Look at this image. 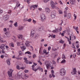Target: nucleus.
<instances>
[{
  "label": "nucleus",
  "instance_id": "nucleus-64",
  "mask_svg": "<svg viewBox=\"0 0 80 80\" xmlns=\"http://www.w3.org/2000/svg\"><path fill=\"white\" fill-rule=\"evenodd\" d=\"M64 13L65 15H67V11H64Z\"/></svg>",
  "mask_w": 80,
  "mask_h": 80
},
{
  "label": "nucleus",
  "instance_id": "nucleus-14",
  "mask_svg": "<svg viewBox=\"0 0 80 80\" xmlns=\"http://www.w3.org/2000/svg\"><path fill=\"white\" fill-rule=\"evenodd\" d=\"M18 38L19 39L21 38V40H22V39L23 38V35L22 34H19L18 36Z\"/></svg>",
  "mask_w": 80,
  "mask_h": 80
},
{
  "label": "nucleus",
  "instance_id": "nucleus-4",
  "mask_svg": "<svg viewBox=\"0 0 80 80\" xmlns=\"http://www.w3.org/2000/svg\"><path fill=\"white\" fill-rule=\"evenodd\" d=\"M10 72L9 71L8 72V74L9 77H12V72H13V70L12 69H10Z\"/></svg>",
  "mask_w": 80,
  "mask_h": 80
},
{
  "label": "nucleus",
  "instance_id": "nucleus-41",
  "mask_svg": "<svg viewBox=\"0 0 80 80\" xmlns=\"http://www.w3.org/2000/svg\"><path fill=\"white\" fill-rule=\"evenodd\" d=\"M43 52L44 53H47V50H43Z\"/></svg>",
  "mask_w": 80,
  "mask_h": 80
},
{
  "label": "nucleus",
  "instance_id": "nucleus-7",
  "mask_svg": "<svg viewBox=\"0 0 80 80\" xmlns=\"http://www.w3.org/2000/svg\"><path fill=\"white\" fill-rule=\"evenodd\" d=\"M28 75H25L24 74H23V75L22 76V79H23V80L25 79L26 78H28Z\"/></svg>",
  "mask_w": 80,
  "mask_h": 80
},
{
  "label": "nucleus",
  "instance_id": "nucleus-10",
  "mask_svg": "<svg viewBox=\"0 0 80 80\" xmlns=\"http://www.w3.org/2000/svg\"><path fill=\"white\" fill-rule=\"evenodd\" d=\"M45 11L47 13H50V9L49 8H45Z\"/></svg>",
  "mask_w": 80,
  "mask_h": 80
},
{
  "label": "nucleus",
  "instance_id": "nucleus-13",
  "mask_svg": "<svg viewBox=\"0 0 80 80\" xmlns=\"http://www.w3.org/2000/svg\"><path fill=\"white\" fill-rule=\"evenodd\" d=\"M34 67H35V65H33L32 66V69L33 71L35 72H37V69H34Z\"/></svg>",
  "mask_w": 80,
  "mask_h": 80
},
{
  "label": "nucleus",
  "instance_id": "nucleus-23",
  "mask_svg": "<svg viewBox=\"0 0 80 80\" xmlns=\"http://www.w3.org/2000/svg\"><path fill=\"white\" fill-rule=\"evenodd\" d=\"M55 14H52L51 15V17H52V18H55Z\"/></svg>",
  "mask_w": 80,
  "mask_h": 80
},
{
  "label": "nucleus",
  "instance_id": "nucleus-33",
  "mask_svg": "<svg viewBox=\"0 0 80 80\" xmlns=\"http://www.w3.org/2000/svg\"><path fill=\"white\" fill-rule=\"evenodd\" d=\"M20 53H19V55H21V56H22L23 53H22V52L21 51H20Z\"/></svg>",
  "mask_w": 80,
  "mask_h": 80
},
{
  "label": "nucleus",
  "instance_id": "nucleus-6",
  "mask_svg": "<svg viewBox=\"0 0 80 80\" xmlns=\"http://www.w3.org/2000/svg\"><path fill=\"white\" fill-rule=\"evenodd\" d=\"M35 33V31L32 30L31 32V37H33V36H34V34Z\"/></svg>",
  "mask_w": 80,
  "mask_h": 80
},
{
  "label": "nucleus",
  "instance_id": "nucleus-1",
  "mask_svg": "<svg viewBox=\"0 0 80 80\" xmlns=\"http://www.w3.org/2000/svg\"><path fill=\"white\" fill-rule=\"evenodd\" d=\"M59 73L61 76H64L66 74V71L64 68H62L60 70Z\"/></svg>",
  "mask_w": 80,
  "mask_h": 80
},
{
  "label": "nucleus",
  "instance_id": "nucleus-12",
  "mask_svg": "<svg viewBox=\"0 0 80 80\" xmlns=\"http://www.w3.org/2000/svg\"><path fill=\"white\" fill-rule=\"evenodd\" d=\"M62 80H70V79L67 77H64L62 78Z\"/></svg>",
  "mask_w": 80,
  "mask_h": 80
},
{
  "label": "nucleus",
  "instance_id": "nucleus-36",
  "mask_svg": "<svg viewBox=\"0 0 80 80\" xmlns=\"http://www.w3.org/2000/svg\"><path fill=\"white\" fill-rule=\"evenodd\" d=\"M17 45H21V42H17Z\"/></svg>",
  "mask_w": 80,
  "mask_h": 80
},
{
  "label": "nucleus",
  "instance_id": "nucleus-24",
  "mask_svg": "<svg viewBox=\"0 0 80 80\" xmlns=\"http://www.w3.org/2000/svg\"><path fill=\"white\" fill-rule=\"evenodd\" d=\"M25 54H27L28 53V54L29 55H32V53L31 52H29V51H27L25 53Z\"/></svg>",
  "mask_w": 80,
  "mask_h": 80
},
{
  "label": "nucleus",
  "instance_id": "nucleus-22",
  "mask_svg": "<svg viewBox=\"0 0 80 80\" xmlns=\"http://www.w3.org/2000/svg\"><path fill=\"white\" fill-rule=\"evenodd\" d=\"M6 62H7V63L8 65H10V60L9 59H8Z\"/></svg>",
  "mask_w": 80,
  "mask_h": 80
},
{
  "label": "nucleus",
  "instance_id": "nucleus-47",
  "mask_svg": "<svg viewBox=\"0 0 80 80\" xmlns=\"http://www.w3.org/2000/svg\"><path fill=\"white\" fill-rule=\"evenodd\" d=\"M50 49H51V47L49 46L48 47V51H49Z\"/></svg>",
  "mask_w": 80,
  "mask_h": 80
},
{
  "label": "nucleus",
  "instance_id": "nucleus-44",
  "mask_svg": "<svg viewBox=\"0 0 80 80\" xmlns=\"http://www.w3.org/2000/svg\"><path fill=\"white\" fill-rule=\"evenodd\" d=\"M67 32L68 33H69L70 32V29L69 28H68V29L67 30Z\"/></svg>",
  "mask_w": 80,
  "mask_h": 80
},
{
  "label": "nucleus",
  "instance_id": "nucleus-61",
  "mask_svg": "<svg viewBox=\"0 0 80 80\" xmlns=\"http://www.w3.org/2000/svg\"><path fill=\"white\" fill-rule=\"evenodd\" d=\"M4 32H6L7 31V28H4Z\"/></svg>",
  "mask_w": 80,
  "mask_h": 80
},
{
  "label": "nucleus",
  "instance_id": "nucleus-42",
  "mask_svg": "<svg viewBox=\"0 0 80 80\" xmlns=\"http://www.w3.org/2000/svg\"><path fill=\"white\" fill-rule=\"evenodd\" d=\"M60 57H58L57 59V61L58 62H59V60H60Z\"/></svg>",
  "mask_w": 80,
  "mask_h": 80
},
{
  "label": "nucleus",
  "instance_id": "nucleus-45",
  "mask_svg": "<svg viewBox=\"0 0 80 80\" xmlns=\"http://www.w3.org/2000/svg\"><path fill=\"white\" fill-rule=\"evenodd\" d=\"M51 5H53V1H51Z\"/></svg>",
  "mask_w": 80,
  "mask_h": 80
},
{
  "label": "nucleus",
  "instance_id": "nucleus-53",
  "mask_svg": "<svg viewBox=\"0 0 80 80\" xmlns=\"http://www.w3.org/2000/svg\"><path fill=\"white\" fill-rule=\"evenodd\" d=\"M3 13V10L0 9V13Z\"/></svg>",
  "mask_w": 80,
  "mask_h": 80
},
{
  "label": "nucleus",
  "instance_id": "nucleus-49",
  "mask_svg": "<svg viewBox=\"0 0 80 80\" xmlns=\"http://www.w3.org/2000/svg\"><path fill=\"white\" fill-rule=\"evenodd\" d=\"M78 29V27H77L76 28H75V30H76V31H77Z\"/></svg>",
  "mask_w": 80,
  "mask_h": 80
},
{
  "label": "nucleus",
  "instance_id": "nucleus-3",
  "mask_svg": "<svg viewBox=\"0 0 80 80\" xmlns=\"http://www.w3.org/2000/svg\"><path fill=\"white\" fill-rule=\"evenodd\" d=\"M71 73L72 75H74L77 74V70L76 68H75L73 70L72 72H71Z\"/></svg>",
  "mask_w": 80,
  "mask_h": 80
},
{
  "label": "nucleus",
  "instance_id": "nucleus-43",
  "mask_svg": "<svg viewBox=\"0 0 80 80\" xmlns=\"http://www.w3.org/2000/svg\"><path fill=\"white\" fill-rule=\"evenodd\" d=\"M35 38H38V34H36L35 36Z\"/></svg>",
  "mask_w": 80,
  "mask_h": 80
},
{
  "label": "nucleus",
  "instance_id": "nucleus-9",
  "mask_svg": "<svg viewBox=\"0 0 80 80\" xmlns=\"http://www.w3.org/2000/svg\"><path fill=\"white\" fill-rule=\"evenodd\" d=\"M7 16H8V15H6L3 17V19L4 20H8V18L7 17Z\"/></svg>",
  "mask_w": 80,
  "mask_h": 80
},
{
  "label": "nucleus",
  "instance_id": "nucleus-59",
  "mask_svg": "<svg viewBox=\"0 0 80 80\" xmlns=\"http://www.w3.org/2000/svg\"><path fill=\"white\" fill-rule=\"evenodd\" d=\"M11 46L12 47H14V45L13 44H11Z\"/></svg>",
  "mask_w": 80,
  "mask_h": 80
},
{
  "label": "nucleus",
  "instance_id": "nucleus-62",
  "mask_svg": "<svg viewBox=\"0 0 80 80\" xmlns=\"http://www.w3.org/2000/svg\"><path fill=\"white\" fill-rule=\"evenodd\" d=\"M45 41V40L44 39H42L41 40V42H44Z\"/></svg>",
  "mask_w": 80,
  "mask_h": 80
},
{
  "label": "nucleus",
  "instance_id": "nucleus-28",
  "mask_svg": "<svg viewBox=\"0 0 80 80\" xmlns=\"http://www.w3.org/2000/svg\"><path fill=\"white\" fill-rule=\"evenodd\" d=\"M46 65L47 68V69H48V68H49V67H51V66H50V65L47 64Z\"/></svg>",
  "mask_w": 80,
  "mask_h": 80
},
{
  "label": "nucleus",
  "instance_id": "nucleus-46",
  "mask_svg": "<svg viewBox=\"0 0 80 80\" xmlns=\"http://www.w3.org/2000/svg\"><path fill=\"white\" fill-rule=\"evenodd\" d=\"M72 56H73V58H75V57H76V54H74L73 55H72Z\"/></svg>",
  "mask_w": 80,
  "mask_h": 80
},
{
  "label": "nucleus",
  "instance_id": "nucleus-21",
  "mask_svg": "<svg viewBox=\"0 0 80 80\" xmlns=\"http://www.w3.org/2000/svg\"><path fill=\"white\" fill-rule=\"evenodd\" d=\"M77 54L78 55H80V48H79L78 49Z\"/></svg>",
  "mask_w": 80,
  "mask_h": 80
},
{
  "label": "nucleus",
  "instance_id": "nucleus-55",
  "mask_svg": "<svg viewBox=\"0 0 80 80\" xmlns=\"http://www.w3.org/2000/svg\"><path fill=\"white\" fill-rule=\"evenodd\" d=\"M77 48H79V46L78 45V44L76 46Z\"/></svg>",
  "mask_w": 80,
  "mask_h": 80
},
{
  "label": "nucleus",
  "instance_id": "nucleus-54",
  "mask_svg": "<svg viewBox=\"0 0 80 80\" xmlns=\"http://www.w3.org/2000/svg\"><path fill=\"white\" fill-rule=\"evenodd\" d=\"M53 13H54L53 14H56V11H53Z\"/></svg>",
  "mask_w": 80,
  "mask_h": 80
},
{
  "label": "nucleus",
  "instance_id": "nucleus-50",
  "mask_svg": "<svg viewBox=\"0 0 80 80\" xmlns=\"http://www.w3.org/2000/svg\"><path fill=\"white\" fill-rule=\"evenodd\" d=\"M4 58V56L3 55H2L1 56V58Z\"/></svg>",
  "mask_w": 80,
  "mask_h": 80
},
{
  "label": "nucleus",
  "instance_id": "nucleus-60",
  "mask_svg": "<svg viewBox=\"0 0 80 80\" xmlns=\"http://www.w3.org/2000/svg\"><path fill=\"white\" fill-rule=\"evenodd\" d=\"M52 74H50L49 75V77H50V78H52Z\"/></svg>",
  "mask_w": 80,
  "mask_h": 80
},
{
  "label": "nucleus",
  "instance_id": "nucleus-11",
  "mask_svg": "<svg viewBox=\"0 0 80 80\" xmlns=\"http://www.w3.org/2000/svg\"><path fill=\"white\" fill-rule=\"evenodd\" d=\"M29 43H30V42L29 41H26V43H25L26 46L27 47H28L30 46V44H29Z\"/></svg>",
  "mask_w": 80,
  "mask_h": 80
},
{
  "label": "nucleus",
  "instance_id": "nucleus-19",
  "mask_svg": "<svg viewBox=\"0 0 80 80\" xmlns=\"http://www.w3.org/2000/svg\"><path fill=\"white\" fill-rule=\"evenodd\" d=\"M32 8H37V7H38V5H32Z\"/></svg>",
  "mask_w": 80,
  "mask_h": 80
},
{
  "label": "nucleus",
  "instance_id": "nucleus-58",
  "mask_svg": "<svg viewBox=\"0 0 80 80\" xmlns=\"http://www.w3.org/2000/svg\"><path fill=\"white\" fill-rule=\"evenodd\" d=\"M72 48H75V46H72Z\"/></svg>",
  "mask_w": 80,
  "mask_h": 80
},
{
  "label": "nucleus",
  "instance_id": "nucleus-40",
  "mask_svg": "<svg viewBox=\"0 0 80 80\" xmlns=\"http://www.w3.org/2000/svg\"><path fill=\"white\" fill-rule=\"evenodd\" d=\"M29 71L28 70H24V72L25 73H28V72Z\"/></svg>",
  "mask_w": 80,
  "mask_h": 80
},
{
  "label": "nucleus",
  "instance_id": "nucleus-27",
  "mask_svg": "<svg viewBox=\"0 0 80 80\" xmlns=\"http://www.w3.org/2000/svg\"><path fill=\"white\" fill-rule=\"evenodd\" d=\"M36 69H37V70L38 69L40 70H43V69L41 68V67H40V66H38V68Z\"/></svg>",
  "mask_w": 80,
  "mask_h": 80
},
{
  "label": "nucleus",
  "instance_id": "nucleus-56",
  "mask_svg": "<svg viewBox=\"0 0 80 80\" xmlns=\"http://www.w3.org/2000/svg\"><path fill=\"white\" fill-rule=\"evenodd\" d=\"M64 34H65V33H64V32H63L61 34L62 37H63V36H64Z\"/></svg>",
  "mask_w": 80,
  "mask_h": 80
},
{
  "label": "nucleus",
  "instance_id": "nucleus-63",
  "mask_svg": "<svg viewBox=\"0 0 80 80\" xmlns=\"http://www.w3.org/2000/svg\"><path fill=\"white\" fill-rule=\"evenodd\" d=\"M21 68V69H22V70H24V69H25V68L23 67H22Z\"/></svg>",
  "mask_w": 80,
  "mask_h": 80
},
{
  "label": "nucleus",
  "instance_id": "nucleus-39",
  "mask_svg": "<svg viewBox=\"0 0 80 80\" xmlns=\"http://www.w3.org/2000/svg\"><path fill=\"white\" fill-rule=\"evenodd\" d=\"M49 1V0H44V3H47L48 2V1Z\"/></svg>",
  "mask_w": 80,
  "mask_h": 80
},
{
  "label": "nucleus",
  "instance_id": "nucleus-18",
  "mask_svg": "<svg viewBox=\"0 0 80 80\" xmlns=\"http://www.w3.org/2000/svg\"><path fill=\"white\" fill-rule=\"evenodd\" d=\"M51 73L52 74V76L53 77H55V75H54V71L53 70H51Z\"/></svg>",
  "mask_w": 80,
  "mask_h": 80
},
{
  "label": "nucleus",
  "instance_id": "nucleus-17",
  "mask_svg": "<svg viewBox=\"0 0 80 80\" xmlns=\"http://www.w3.org/2000/svg\"><path fill=\"white\" fill-rule=\"evenodd\" d=\"M5 47V45L4 44H2L0 48L1 49H4V47Z\"/></svg>",
  "mask_w": 80,
  "mask_h": 80
},
{
  "label": "nucleus",
  "instance_id": "nucleus-37",
  "mask_svg": "<svg viewBox=\"0 0 80 80\" xmlns=\"http://www.w3.org/2000/svg\"><path fill=\"white\" fill-rule=\"evenodd\" d=\"M27 21L29 22H30L32 21V19H31V18H29V19L27 20Z\"/></svg>",
  "mask_w": 80,
  "mask_h": 80
},
{
  "label": "nucleus",
  "instance_id": "nucleus-25",
  "mask_svg": "<svg viewBox=\"0 0 80 80\" xmlns=\"http://www.w3.org/2000/svg\"><path fill=\"white\" fill-rule=\"evenodd\" d=\"M68 17H67L68 18H71V14L70 13H68Z\"/></svg>",
  "mask_w": 80,
  "mask_h": 80
},
{
  "label": "nucleus",
  "instance_id": "nucleus-57",
  "mask_svg": "<svg viewBox=\"0 0 80 80\" xmlns=\"http://www.w3.org/2000/svg\"><path fill=\"white\" fill-rule=\"evenodd\" d=\"M47 78H44L42 79V80H47Z\"/></svg>",
  "mask_w": 80,
  "mask_h": 80
},
{
  "label": "nucleus",
  "instance_id": "nucleus-51",
  "mask_svg": "<svg viewBox=\"0 0 80 80\" xmlns=\"http://www.w3.org/2000/svg\"><path fill=\"white\" fill-rule=\"evenodd\" d=\"M33 23H36V21H35L33 19Z\"/></svg>",
  "mask_w": 80,
  "mask_h": 80
},
{
  "label": "nucleus",
  "instance_id": "nucleus-16",
  "mask_svg": "<svg viewBox=\"0 0 80 80\" xmlns=\"http://www.w3.org/2000/svg\"><path fill=\"white\" fill-rule=\"evenodd\" d=\"M58 32V28H56L55 30L52 31V32L53 33H55V32H56V33H57Z\"/></svg>",
  "mask_w": 80,
  "mask_h": 80
},
{
  "label": "nucleus",
  "instance_id": "nucleus-30",
  "mask_svg": "<svg viewBox=\"0 0 80 80\" xmlns=\"http://www.w3.org/2000/svg\"><path fill=\"white\" fill-rule=\"evenodd\" d=\"M62 58H65V55L63 54H62Z\"/></svg>",
  "mask_w": 80,
  "mask_h": 80
},
{
  "label": "nucleus",
  "instance_id": "nucleus-34",
  "mask_svg": "<svg viewBox=\"0 0 80 80\" xmlns=\"http://www.w3.org/2000/svg\"><path fill=\"white\" fill-rule=\"evenodd\" d=\"M14 25L15 27H18V24H17V22H16V23H15L14 24Z\"/></svg>",
  "mask_w": 80,
  "mask_h": 80
},
{
  "label": "nucleus",
  "instance_id": "nucleus-8",
  "mask_svg": "<svg viewBox=\"0 0 80 80\" xmlns=\"http://www.w3.org/2000/svg\"><path fill=\"white\" fill-rule=\"evenodd\" d=\"M69 2L71 5H74L76 2L75 0H69Z\"/></svg>",
  "mask_w": 80,
  "mask_h": 80
},
{
  "label": "nucleus",
  "instance_id": "nucleus-2",
  "mask_svg": "<svg viewBox=\"0 0 80 80\" xmlns=\"http://www.w3.org/2000/svg\"><path fill=\"white\" fill-rule=\"evenodd\" d=\"M41 20L42 22H44L45 20V15L44 14H41Z\"/></svg>",
  "mask_w": 80,
  "mask_h": 80
},
{
  "label": "nucleus",
  "instance_id": "nucleus-26",
  "mask_svg": "<svg viewBox=\"0 0 80 80\" xmlns=\"http://www.w3.org/2000/svg\"><path fill=\"white\" fill-rule=\"evenodd\" d=\"M51 7L52 8H55V5L54 4H52L51 5Z\"/></svg>",
  "mask_w": 80,
  "mask_h": 80
},
{
  "label": "nucleus",
  "instance_id": "nucleus-20",
  "mask_svg": "<svg viewBox=\"0 0 80 80\" xmlns=\"http://www.w3.org/2000/svg\"><path fill=\"white\" fill-rule=\"evenodd\" d=\"M23 26H21L19 28L18 30H22L23 29Z\"/></svg>",
  "mask_w": 80,
  "mask_h": 80
},
{
  "label": "nucleus",
  "instance_id": "nucleus-48",
  "mask_svg": "<svg viewBox=\"0 0 80 80\" xmlns=\"http://www.w3.org/2000/svg\"><path fill=\"white\" fill-rule=\"evenodd\" d=\"M32 57H33V58H35V57H36V55H35V54H34V55H33Z\"/></svg>",
  "mask_w": 80,
  "mask_h": 80
},
{
  "label": "nucleus",
  "instance_id": "nucleus-35",
  "mask_svg": "<svg viewBox=\"0 0 80 80\" xmlns=\"http://www.w3.org/2000/svg\"><path fill=\"white\" fill-rule=\"evenodd\" d=\"M24 62H25L26 63L28 64V60H26L24 61Z\"/></svg>",
  "mask_w": 80,
  "mask_h": 80
},
{
  "label": "nucleus",
  "instance_id": "nucleus-52",
  "mask_svg": "<svg viewBox=\"0 0 80 80\" xmlns=\"http://www.w3.org/2000/svg\"><path fill=\"white\" fill-rule=\"evenodd\" d=\"M8 55L6 53H4V57H7Z\"/></svg>",
  "mask_w": 80,
  "mask_h": 80
},
{
  "label": "nucleus",
  "instance_id": "nucleus-31",
  "mask_svg": "<svg viewBox=\"0 0 80 80\" xmlns=\"http://www.w3.org/2000/svg\"><path fill=\"white\" fill-rule=\"evenodd\" d=\"M58 12L59 13H60V14H62V10H59L58 11Z\"/></svg>",
  "mask_w": 80,
  "mask_h": 80
},
{
  "label": "nucleus",
  "instance_id": "nucleus-5",
  "mask_svg": "<svg viewBox=\"0 0 80 80\" xmlns=\"http://www.w3.org/2000/svg\"><path fill=\"white\" fill-rule=\"evenodd\" d=\"M23 75V73H22L21 72H19L18 73V77L19 78H22V77Z\"/></svg>",
  "mask_w": 80,
  "mask_h": 80
},
{
  "label": "nucleus",
  "instance_id": "nucleus-29",
  "mask_svg": "<svg viewBox=\"0 0 80 80\" xmlns=\"http://www.w3.org/2000/svg\"><path fill=\"white\" fill-rule=\"evenodd\" d=\"M65 60L63 59V60L62 61L61 63H65Z\"/></svg>",
  "mask_w": 80,
  "mask_h": 80
},
{
  "label": "nucleus",
  "instance_id": "nucleus-38",
  "mask_svg": "<svg viewBox=\"0 0 80 80\" xmlns=\"http://www.w3.org/2000/svg\"><path fill=\"white\" fill-rule=\"evenodd\" d=\"M59 43H64V41H63L62 40H60L59 41Z\"/></svg>",
  "mask_w": 80,
  "mask_h": 80
},
{
  "label": "nucleus",
  "instance_id": "nucleus-15",
  "mask_svg": "<svg viewBox=\"0 0 80 80\" xmlns=\"http://www.w3.org/2000/svg\"><path fill=\"white\" fill-rule=\"evenodd\" d=\"M21 48L22 49V51H23L26 49V47L25 46H23L22 47H21Z\"/></svg>",
  "mask_w": 80,
  "mask_h": 80
},
{
  "label": "nucleus",
  "instance_id": "nucleus-32",
  "mask_svg": "<svg viewBox=\"0 0 80 80\" xmlns=\"http://www.w3.org/2000/svg\"><path fill=\"white\" fill-rule=\"evenodd\" d=\"M16 68L17 69H18V70H20V66L19 65H18L16 67Z\"/></svg>",
  "mask_w": 80,
  "mask_h": 80
}]
</instances>
